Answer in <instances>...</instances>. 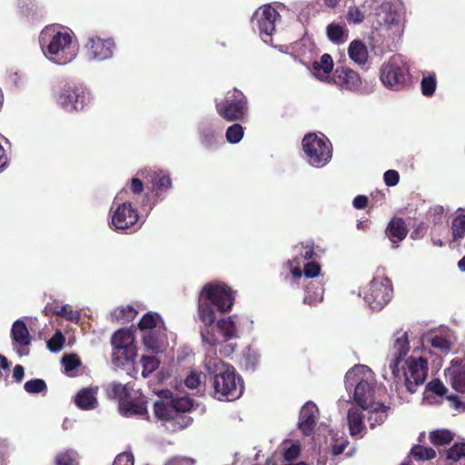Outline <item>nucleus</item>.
I'll use <instances>...</instances> for the list:
<instances>
[{"label":"nucleus","instance_id":"nucleus-1","mask_svg":"<svg viewBox=\"0 0 465 465\" xmlns=\"http://www.w3.org/2000/svg\"><path fill=\"white\" fill-rule=\"evenodd\" d=\"M235 302V292L227 284L208 282L199 292L197 312L205 329L201 331L203 343L215 346L218 342L215 333L210 328L217 320L218 314L229 312Z\"/></svg>","mask_w":465,"mask_h":465},{"label":"nucleus","instance_id":"nucleus-2","mask_svg":"<svg viewBox=\"0 0 465 465\" xmlns=\"http://www.w3.org/2000/svg\"><path fill=\"white\" fill-rule=\"evenodd\" d=\"M364 366L358 365L349 370L345 374L346 389L354 387L353 401L365 411L377 415L385 413L389 407L383 403L374 401L375 386L362 376Z\"/></svg>","mask_w":465,"mask_h":465},{"label":"nucleus","instance_id":"nucleus-3","mask_svg":"<svg viewBox=\"0 0 465 465\" xmlns=\"http://www.w3.org/2000/svg\"><path fill=\"white\" fill-rule=\"evenodd\" d=\"M40 44L56 64H65L76 55V48L72 44V36L67 32L46 27L40 35Z\"/></svg>","mask_w":465,"mask_h":465},{"label":"nucleus","instance_id":"nucleus-4","mask_svg":"<svg viewBox=\"0 0 465 465\" xmlns=\"http://www.w3.org/2000/svg\"><path fill=\"white\" fill-rule=\"evenodd\" d=\"M212 386L213 397L219 401H235L242 395L244 391L243 381L235 373L232 366H228L224 371L213 375Z\"/></svg>","mask_w":465,"mask_h":465},{"label":"nucleus","instance_id":"nucleus-5","mask_svg":"<svg viewBox=\"0 0 465 465\" xmlns=\"http://www.w3.org/2000/svg\"><path fill=\"white\" fill-rule=\"evenodd\" d=\"M380 78L385 86L395 91L404 89L411 82L409 67L398 55L391 56L381 65Z\"/></svg>","mask_w":465,"mask_h":465},{"label":"nucleus","instance_id":"nucleus-6","mask_svg":"<svg viewBox=\"0 0 465 465\" xmlns=\"http://www.w3.org/2000/svg\"><path fill=\"white\" fill-rule=\"evenodd\" d=\"M217 114L227 122L243 121L248 114V101L244 94L237 88L228 91L219 103Z\"/></svg>","mask_w":465,"mask_h":465},{"label":"nucleus","instance_id":"nucleus-7","mask_svg":"<svg viewBox=\"0 0 465 465\" xmlns=\"http://www.w3.org/2000/svg\"><path fill=\"white\" fill-rule=\"evenodd\" d=\"M134 340V332L128 329H120L113 334L111 341L114 348L112 360L116 366H124L134 362L137 356Z\"/></svg>","mask_w":465,"mask_h":465},{"label":"nucleus","instance_id":"nucleus-8","mask_svg":"<svg viewBox=\"0 0 465 465\" xmlns=\"http://www.w3.org/2000/svg\"><path fill=\"white\" fill-rule=\"evenodd\" d=\"M302 148L308 162L315 167L326 165L332 155L331 143L324 135L306 134L302 139Z\"/></svg>","mask_w":465,"mask_h":465},{"label":"nucleus","instance_id":"nucleus-9","mask_svg":"<svg viewBox=\"0 0 465 465\" xmlns=\"http://www.w3.org/2000/svg\"><path fill=\"white\" fill-rule=\"evenodd\" d=\"M392 284L386 276H376L364 292V301L373 311H381L392 297Z\"/></svg>","mask_w":465,"mask_h":465},{"label":"nucleus","instance_id":"nucleus-10","mask_svg":"<svg viewBox=\"0 0 465 465\" xmlns=\"http://www.w3.org/2000/svg\"><path fill=\"white\" fill-rule=\"evenodd\" d=\"M57 102L64 110L73 113L84 110L89 102V97L83 85L66 84L61 88Z\"/></svg>","mask_w":465,"mask_h":465},{"label":"nucleus","instance_id":"nucleus-11","mask_svg":"<svg viewBox=\"0 0 465 465\" xmlns=\"http://www.w3.org/2000/svg\"><path fill=\"white\" fill-rule=\"evenodd\" d=\"M404 383L408 391L413 393L423 384L428 376V361L422 357H410L405 361Z\"/></svg>","mask_w":465,"mask_h":465},{"label":"nucleus","instance_id":"nucleus-12","mask_svg":"<svg viewBox=\"0 0 465 465\" xmlns=\"http://www.w3.org/2000/svg\"><path fill=\"white\" fill-rule=\"evenodd\" d=\"M139 214L130 202L119 203L114 211L110 226L116 231L132 230L135 232L138 229Z\"/></svg>","mask_w":465,"mask_h":465},{"label":"nucleus","instance_id":"nucleus-13","mask_svg":"<svg viewBox=\"0 0 465 465\" xmlns=\"http://www.w3.org/2000/svg\"><path fill=\"white\" fill-rule=\"evenodd\" d=\"M391 351L389 367L395 379L400 378V363L403 361L410 351V342L407 331H398L396 332Z\"/></svg>","mask_w":465,"mask_h":465},{"label":"nucleus","instance_id":"nucleus-14","mask_svg":"<svg viewBox=\"0 0 465 465\" xmlns=\"http://www.w3.org/2000/svg\"><path fill=\"white\" fill-rule=\"evenodd\" d=\"M115 45L112 38L103 39L98 36L89 37L85 44V49L90 58L105 60L113 56Z\"/></svg>","mask_w":465,"mask_h":465},{"label":"nucleus","instance_id":"nucleus-15","mask_svg":"<svg viewBox=\"0 0 465 465\" xmlns=\"http://www.w3.org/2000/svg\"><path fill=\"white\" fill-rule=\"evenodd\" d=\"M332 80L335 84L349 91H357L361 85L360 74L346 66H337Z\"/></svg>","mask_w":465,"mask_h":465},{"label":"nucleus","instance_id":"nucleus-16","mask_svg":"<svg viewBox=\"0 0 465 465\" xmlns=\"http://www.w3.org/2000/svg\"><path fill=\"white\" fill-rule=\"evenodd\" d=\"M318 408L312 401L306 402L300 411L298 428L304 436H311L314 433L317 424Z\"/></svg>","mask_w":465,"mask_h":465},{"label":"nucleus","instance_id":"nucleus-17","mask_svg":"<svg viewBox=\"0 0 465 465\" xmlns=\"http://www.w3.org/2000/svg\"><path fill=\"white\" fill-rule=\"evenodd\" d=\"M147 178L152 183V193L157 200L162 201L165 193L172 187V179L168 172L163 170H151L147 173Z\"/></svg>","mask_w":465,"mask_h":465},{"label":"nucleus","instance_id":"nucleus-18","mask_svg":"<svg viewBox=\"0 0 465 465\" xmlns=\"http://www.w3.org/2000/svg\"><path fill=\"white\" fill-rule=\"evenodd\" d=\"M256 15L258 28L261 34L266 35H272L275 30V19L279 15L278 12L267 5L262 7L261 13H257Z\"/></svg>","mask_w":465,"mask_h":465},{"label":"nucleus","instance_id":"nucleus-19","mask_svg":"<svg viewBox=\"0 0 465 465\" xmlns=\"http://www.w3.org/2000/svg\"><path fill=\"white\" fill-rule=\"evenodd\" d=\"M146 403L147 401L143 397L135 399H130L129 397L126 401L122 403L119 410L124 416H146V420H149Z\"/></svg>","mask_w":465,"mask_h":465},{"label":"nucleus","instance_id":"nucleus-20","mask_svg":"<svg viewBox=\"0 0 465 465\" xmlns=\"http://www.w3.org/2000/svg\"><path fill=\"white\" fill-rule=\"evenodd\" d=\"M409 232L405 221L401 217H393L389 222L385 234L392 243L403 241Z\"/></svg>","mask_w":465,"mask_h":465},{"label":"nucleus","instance_id":"nucleus-21","mask_svg":"<svg viewBox=\"0 0 465 465\" xmlns=\"http://www.w3.org/2000/svg\"><path fill=\"white\" fill-rule=\"evenodd\" d=\"M174 410L176 411L177 421L182 428L189 426L193 422V419L187 415L186 412L190 411L193 406V401L188 397H180L171 400Z\"/></svg>","mask_w":465,"mask_h":465},{"label":"nucleus","instance_id":"nucleus-22","mask_svg":"<svg viewBox=\"0 0 465 465\" xmlns=\"http://www.w3.org/2000/svg\"><path fill=\"white\" fill-rule=\"evenodd\" d=\"M43 312L45 313V316H61L70 322H78L80 318V315L77 312L70 310L68 305L61 304L57 301L48 302L45 305Z\"/></svg>","mask_w":465,"mask_h":465},{"label":"nucleus","instance_id":"nucleus-23","mask_svg":"<svg viewBox=\"0 0 465 465\" xmlns=\"http://www.w3.org/2000/svg\"><path fill=\"white\" fill-rule=\"evenodd\" d=\"M363 420L364 415L357 407H351L348 410L347 421L351 436L360 435L365 430Z\"/></svg>","mask_w":465,"mask_h":465},{"label":"nucleus","instance_id":"nucleus-24","mask_svg":"<svg viewBox=\"0 0 465 465\" xmlns=\"http://www.w3.org/2000/svg\"><path fill=\"white\" fill-rule=\"evenodd\" d=\"M76 406L81 410H92L97 405L96 390L84 388L77 392L74 398Z\"/></svg>","mask_w":465,"mask_h":465},{"label":"nucleus","instance_id":"nucleus-25","mask_svg":"<svg viewBox=\"0 0 465 465\" xmlns=\"http://www.w3.org/2000/svg\"><path fill=\"white\" fill-rule=\"evenodd\" d=\"M172 401H156L153 404V412L157 420L163 421L177 420L176 411Z\"/></svg>","mask_w":465,"mask_h":465},{"label":"nucleus","instance_id":"nucleus-26","mask_svg":"<svg viewBox=\"0 0 465 465\" xmlns=\"http://www.w3.org/2000/svg\"><path fill=\"white\" fill-rule=\"evenodd\" d=\"M324 294V288L322 283L318 282H310L305 287V295L303 302L313 306L322 302Z\"/></svg>","mask_w":465,"mask_h":465},{"label":"nucleus","instance_id":"nucleus-27","mask_svg":"<svg viewBox=\"0 0 465 465\" xmlns=\"http://www.w3.org/2000/svg\"><path fill=\"white\" fill-rule=\"evenodd\" d=\"M11 336L13 341L20 346H28L31 343L29 331L22 320H17L13 323Z\"/></svg>","mask_w":465,"mask_h":465},{"label":"nucleus","instance_id":"nucleus-28","mask_svg":"<svg viewBox=\"0 0 465 465\" xmlns=\"http://www.w3.org/2000/svg\"><path fill=\"white\" fill-rule=\"evenodd\" d=\"M348 54L351 60L359 64H363L368 59L366 45L360 40H353L348 48Z\"/></svg>","mask_w":465,"mask_h":465},{"label":"nucleus","instance_id":"nucleus-29","mask_svg":"<svg viewBox=\"0 0 465 465\" xmlns=\"http://www.w3.org/2000/svg\"><path fill=\"white\" fill-rule=\"evenodd\" d=\"M217 328L223 336L224 341H229L237 336V326L232 317L218 320Z\"/></svg>","mask_w":465,"mask_h":465},{"label":"nucleus","instance_id":"nucleus-30","mask_svg":"<svg viewBox=\"0 0 465 465\" xmlns=\"http://www.w3.org/2000/svg\"><path fill=\"white\" fill-rule=\"evenodd\" d=\"M107 395L110 399L117 400L120 408L122 403L130 397V391L125 385L114 382L108 388Z\"/></svg>","mask_w":465,"mask_h":465},{"label":"nucleus","instance_id":"nucleus-31","mask_svg":"<svg viewBox=\"0 0 465 465\" xmlns=\"http://www.w3.org/2000/svg\"><path fill=\"white\" fill-rule=\"evenodd\" d=\"M450 383L452 388L461 393L465 392V365L451 371Z\"/></svg>","mask_w":465,"mask_h":465},{"label":"nucleus","instance_id":"nucleus-32","mask_svg":"<svg viewBox=\"0 0 465 465\" xmlns=\"http://www.w3.org/2000/svg\"><path fill=\"white\" fill-rule=\"evenodd\" d=\"M159 323L163 325V322L161 317L157 313L153 312H146L142 319L138 322V327L141 331L149 330L152 331L153 328L157 327Z\"/></svg>","mask_w":465,"mask_h":465},{"label":"nucleus","instance_id":"nucleus-33","mask_svg":"<svg viewBox=\"0 0 465 465\" xmlns=\"http://www.w3.org/2000/svg\"><path fill=\"white\" fill-rule=\"evenodd\" d=\"M137 315V311L130 305L117 308L112 316L120 323H125L133 321Z\"/></svg>","mask_w":465,"mask_h":465},{"label":"nucleus","instance_id":"nucleus-34","mask_svg":"<svg viewBox=\"0 0 465 465\" xmlns=\"http://www.w3.org/2000/svg\"><path fill=\"white\" fill-rule=\"evenodd\" d=\"M430 440L436 446L449 444L453 440V435L447 430H436L430 433Z\"/></svg>","mask_w":465,"mask_h":465},{"label":"nucleus","instance_id":"nucleus-35","mask_svg":"<svg viewBox=\"0 0 465 465\" xmlns=\"http://www.w3.org/2000/svg\"><path fill=\"white\" fill-rule=\"evenodd\" d=\"M54 465H79L76 452L72 450H66L57 453Z\"/></svg>","mask_w":465,"mask_h":465},{"label":"nucleus","instance_id":"nucleus-36","mask_svg":"<svg viewBox=\"0 0 465 465\" xmlns=\"http://www.w3.org/2000/svg\"><path fill=\"white\" fill-rule=\"evenodd\" d=\"M327 35L331 42L336 44L343 43L347 39L343 27L334 23L327 26Z\"/></svg>","mask_w":465,"mask_h":465},{"label":"nucleus","instance_id":"nucleus-37","mask_svg":"<svg viewBox=\"0 0 465 465\" xmlns=\"http://www.w3.org/2000/svg\"><path fill=\"white\" fill-rule=\"evenodd\" d=\"M143 343L144 347L153 353H158L161 350L159 337L153 331H150L143 334Z\"/></svg>","mask_w":465,"mask_h":465},{"label":"nucleus","instance_id":"nucleus-38","mask_svg":"<svg viewBox=\"0 0 465 465\" xmlns=\"http://www.w3.org/2000/svg\"><path fill=\"white\" fill-rule=\"evenodd\" d=\"M25 391L29 394H38L47 392V384L43 379H32L24 385Z\"/></svg>","mask_w":465,"mask_h":465},{"label":"nucleus","instance_id":"nucleus-39","mask_svg":"<svg viewBox=\"0 0 465 465\" xmlns=\"http://www.w3.org/2000/svg\"><path fill=\"white\" fill-rule=\"evenodd\" d=\"M411 453L418 460H430L436 457V451L432 448L421 445H415Z\"/></svg>","mask_w":465,"mask_h":465},{"label":"nucleus","instance_id":"nucleus-40","mask_svg":"<svg viewBox=\"0 0 465 465\" xmlns=\"http://www.w3.org/2000/svg\"><path fill=\"white\" fill-rule=\"evenodd\" d=\"M141 362L143 366L142 375L144 378L153 373L160 365V361L155 356H143Z\"/></svg>","mask_w":465,"mask_h":465},{"label":"nucleus","instance_id":"nucleus-41","mask_svg":"<svg viewBox=\"0 0 465 465\" xmlns=\"http://www.w3.org/2000/svg\"><path fill=\"white\" fill-rule=\"evenodd\" d=\"M312 68L316 72H320L322 70L325 74L331 73L333 69L332 57L329 54H322L320 61L313 62Z\"/></svg>","mask_w":465,"mask_h":465},{"label":"nucleus","instance_id":"nucleus-42","mask_svg":"<svg viewBox=\"0 0 465 465\" xmlns=\"http://www.w3.org/2000/svg\"><path fill=\"white\" fill-rule=\"evenodd\" d=\"M244 134V129L240 124H233L226 130V139L230 143H239Z\"/></svg>","mask_w":465,"mask_h":465},{"label":"nucleus","instance_id":"nucleus-43","mask_svg":"<svg viewBox=\"0 0 465 465\" xmlns=\"http://www.w3.org/2000/svg\"><path fill=\"white\" fill-rule=\"evenodd\" d=\"M453 240H459L465 235V214L458 215L452 220Z\"/></svg>","mask_w":465,"mask_h":465},{"label":"nucleus","instance_id":"nucleus-44","mask_svg":"<svg viewBox=\"0 0 465 465\" xmlns=\"http://www.w3.org/2000/svg\"><path fill=\"white\" fill-rule=\"evenodd\" d=\"M437 81L435 74L423 77L420 83L421 93L424 96L430 97L436 90Z\"/></svg>","mask_w":465,"mask_h":465},{"label":"nucleus","instance_id":"nucleus-45","mask_svg":"<svg viewBox=\"0 0 465 465\" xmlns=\"http://www.w3.org/2000/svg\"><path fill=\"white\" fill-rule=\"evenodd\" d=\"M201 143L207 149H213L216 145L215 131L211 128H205L200 134Z\"/></svg>","mask_w":465,"mask_h":465},{"label":"nucleus","instance_id":"nucleus-46","mask_svg":"<svg viewBox=\"0 0 465 465\" xmlns=\"http://www.w3.org/2000/svg\"><path fill=\"white\" fill-rule=\"evenodd\" d=\"M64 342L65 338L64 334L60 331H57L47 341V348L52 352H58L63 349Z\"/></svg>","mask_w":465,"mask_h":465},{"label":"nucleus","instance_id":"nucleus-47","mask_svg":"<svg viewBox=\"0 0 465 465\" xmlns=\"http://www.w3.org/2000/svg\"><path fill=\"white\" fill-rule=\"evenodd\" d=\"M463 457H465V443H455L449 449L446 455L447 460L453 461H458Z\"/></svg>","mask_w":465,"mask_h":465},{"label":"nucleus","instance_id":"nucleus-48","mask_svg":"<svg viewBox=\"0 0 465 465\" xmlns=\"http://www.w3.org/2000/svg\"><path fill=\"white\" fill-rule=\"evenodd\" d=\"M65 372H70L81 365L80 358L75 354H65L62 358Z\"/></svg>","mask_w":465,"mask_h":465},{"label":"nucleus","instance_id":"nucleus-49","mask_svg":"<svg viewBox=\"0 0 465 465\" xmlns=\"http://www.w3.org/2000/svg\"><path fill=\"white\" fill-rule=\"evenodd\" d=\"M430 344L433 348L441 351H449L451 349V343L443 336H435L431 339Z\"/></svg>","mask_w":465,"mask_h":465},{"label":"nucleus","instance_id":"nucleus-50","mask_svg":"<svg viewBox=\"0 0 465 465\" xmlns=\"http://www.w3.org/2000/svg\"><path fill=\"white\" fill-rule=\"evenodd\" d=\"M321 272V266L317 262H309L304 265L303 273L307 278L317 277Z\"/></svg>","mask_w":465,"mask_h":465},{"label":"nucleus","instance_id":"nucleus-51","mask_svg":"<svg viewBox=\"0 0 465 465\" xmlns=\"http://www.w3.org/2000/svg\"><path fill=\"white\" fill-rule=\"evenodd\" d=\"M427 389L440 396L445 395L448 391L444 384L438 379L430 381L427 384Z\"/></svg>","mask_w":465,"mask_h":465},{"label":"nucleus","instance_id":"nucleus-52","mask_svg":"<svg viewBox=\"0 0 465 465\" xmlns=\"http://www.w3.org/2000/svg\"><path fill=\"white\" fill-rule=\"evenodd\" d=\"M383 179L387 186H395L400 181V174L395 170H388L384 173Z\"/></svg>","mask_w":465,"mask_h":465},{"label":"nucleus","instance_id":"nucleus-53","mask_svg":"<svg viewBox=\"0 0 465 465\" xmlns=\"http://www.w3.org/2000/svg\"><path fill=\"white\" fill-rule=\"evenodd\" d=\"M259 358L255 353L248 352L243 355L242 363L246 370L253 371L257 366Z\"/></svg>","mask_w":465,"mask_h":465},{"label":"nucleus","instance_id":"nucleus-54","mask_svg":"<svg viewBox=\"0 0 465 465\" xmlns=\"http://www.w3.org/2000/svg\"><path fill=\"white\" fill-rule=\"evenodd\" d=\"M185 385L189 389H196L201 384V375L195 371L190 372L184 381Z\"/></svg>","mask_w":465,"mask_h":465},{"label":"nucleus","instance_id":"nucleus-55","mask_svg":"<svg viewBox=\"0 0 465 465\" xmlns=\"http://www.w3.org/2000/svg\"><path fill=\"white\" fill-rule=\"evenodd\" d=\"M364 19V14L357 7L351 6L348 10V20L354 23H361Z\"/></svg>","mask_w":465,"mask_h":465},{"label":"nucleus","instance_id":"nucleus-56","mask_svg":"<svg viewBox=\"0 0 465 465\" xmlns=\"http://www.w3.org/2000/svg\"><path fill=\"white\" fill-rule=\"evenodd\" d=\"M301 453V448L299 445L292 444L289 448L285 449L283 452L284 460L291 461L299 457Z\"/></svg>","mask_w":465,"mask_h":465},{"label":"nucleus","instance_id":"nucleus-57","mask_svg":"<svg viewBox=\"0 0 465 465\" xmlns=\"http://www.w3.org/2000/svg\"><path fill=\"white\" fill-rule=\"evenodd\" d=\"M129 189L134 195H139L143 192L144 185L141 179L134 177L129 183Z\"/></svg>","mask_w":465,"mask_h":465},{"label":"nucleus","instance_id":"nucleus-58","mask_svg":"<svg viewBox=\"0 0 465 465\" xmlns=\"http://www.w3.org/2000/svg\"><path fill=\"white\" fill-rule=\"evenodd\" d=\"M114 465H134V457L131 453H121L115 458Z\"/></svg>","mask_w":465,"mask_h":465},{"label":"nucleus","instance_id":"nucleus-59","mask_svg":"<svg viewBox=\"0 0 465 465\" xmlns=\"http://www.w3.org/2000/svg\"><path fill=\"white\" fill-rule=\"evenodd\" d=\"M302 247L303 249V251L301 252V256L304 259V260H311L313 258L314 256V245L313 243H310V244H302Z\"/></svg>","mask_w":465,"mask_h":465},{"label":"nucleus","instance_id":"nucleus-60","mask_svg":"<svg viewBox=\"0 0 465 465\" xmlns=\"http://www.w3.org/2000/svg\"><path fill=\"white\" fill-rule=\"evenodd\" d=\"M355 209H364L368 205V198L365 195H357L352 202Z\"/></svg>","mask_w":465,"mask_h":465},{"label":"nucleus","instance_id":"nucleus-61","mask_svg":"<svg viewBox=\"0 0 465 465\" xmlns=\"http://www.w3.org/2000/svg\"><path fill=\"white\" fill-rule=\"evenodd\" d=\"M25 376V369L22 365L17 364L13 371V377L16 382H21Z\"/></svg>","mask_w":465,"mask_h":465},{"label":"nucleus","instance_id":"nucleus-62","mask_svg":"<svg viewBox=\"0 0 465 465\" xmlns=\"http://www.w3.org/2000/svg\"><path fill=\"white\" fill-rule=\"evenodd\" d=\"M346 445H347L346 443L333 444L331 446V454L333 456L341 455L344 451Z\"/></svg>","mask_w":465,"mask_h":465},{"label":"nucleus","instance_id":"nucleus-63","mask_svg":"<svg viewBox=\"0 0 465 465\" xmlns=\"http://www.w3.org/2000/svg\"><path fill=\"white\" fill-rule=\"evenodd\" d=\"M10 369V362L8 361L7 358L4 355L0 354V371H9ZM3 376L2 371H0V378Z\"/></svg>","mask_w":465,"mask_h":465},{"label":"nucleus","instance_id":"nucleus-64","mask_svg":"<svg viewBox=\"0 0 465 465\" xmlns=\"http://www.w3.org/2000/svg\"><path fill=\"white\" fill-rule=\"evenodd\" d=\"M303 271L298 266L291 269V273L294 279H300L302 275Z\"/></svg>","mask_w":465,"mask_h":465}]
</instances>
